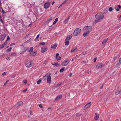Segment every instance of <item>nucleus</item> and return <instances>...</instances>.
Instances as JSON below:
<instances>
[{
	"instance_id": "obj_64",
	"label": "nucleus",
	"mask_w": 121,
	"mask_h": 121,
	"mask_svg": "<svg viewBox=\"0 0 121 121\" xmlns=\"http://www.w3.org/2000/svg\"><path fill=\"white\" fill-rule=\"evenodd\" d=\"M86 54V52H82V54L83 55H85Z\"/></svg>"
},
{
	"instance_id": "obj_46",
	"label": "nucleus",
	"mask_w": 121,
	"mask_h": 121,
	"mask_svg": "<svg viewBox=\"0 0 121 121\" xmlns=\"http://www.w3.org/2000/svg\"><path fill=\"white\" fill-rule=\"evenodd\" d=\"M47 61L46 60H45L44 61L43 63V65H45L47 63Z\"/></svg>"
},
{
	"instance_id": "obj_35",
	"label": "nucleus",
	"mask_w": 121,
	"mask_h": 121,
	"mask_svg": "<svg viewBox=\"0 0 121 121\" xmlns=\"http://www.w3.org/2000/svg\"><path fill=\"white\" fill-rule=\"evenodd\" d=\"M113 9V8L112 7H110L108 9V11L109 12H111L112 11Z\"/></svg>"
},
{
	"instance_id": "obj_36",
	"label": "nucleus",
	"mask_w": 121,
	"mask_h": 121,
	"mask_svg": "<svg viewBox=\"0 0 121 121\" xmlns=\"http://www.w3.org/2000/svg\"><path fill=\"white\" fill-rule=\"evenodd\" d=\"M56 58L57 60H60L61 59V57L60 56H58L57 57H56Z\"/></svg>"
},
{
	"instance_id": "obj_62",
	"label": "nucleus",
	"mask_w": 121,
	"mask_h": 121,
	"mask_svg": "<svg viewBox=\"0 0 121 121\" xmlns=\"http://www.w3.org/2000/svg\"><path fill=\"white\" fill-rule=\"evenodd\" d=\"M39 35H38L37 36V37H36V38H37V39H38V38H39Z\"/></svg>"
},
{
	"instance_id": "obj_7",
	"label": "nucleus",
	"mask_w": 121,
	"mask_h": 121,
	"mask_svg": "<svg viewBox=\"0 0 121 121\" xmlns=\"http://www.w3.org/2000/svg\"><path fill=\"white\" fill-rule=\"evenodd\" d=\"M50 3L49 2H47L44 4V7L46 9L48 8L50 6Z\"/></svg>"
},
{
	"instance_id": "obj_23",
	"label": "nucleus",
	"mask_w": 121,
	"mask_h": 121,
	"mask_svg": "<svg viewBox=\"0 0 121 121\" xmlns=\"http://www.w3.org/2000/svg\"><path fill=\"white\" fill-rule=\"evenodd\" d=\"M28 49V48H25L23 47L22 48V51L23 52H25Z\"/></svg>"
},
{
	"instance_id": "obj_52",
	"label": "nucleus",
	"mask_w": 121,
	"mask_h": 121,
	"mask_svg": "<svg viewBox=\"0 0 121 121\" xmlns=\"http://www.w3.org/2000/svg\"><path fill=\"white\" fill-rule=\"evenodd\" d=\"M15 45V43H11L10 45V46H12L14 45Z\"/></svg>"
},
{
	"instance_id": "obj_1",
	"label": "nucleus",
	"mask_w": 121,
	"mask_h": 121,
	"mask_svg": "<svg viewBox=\"0 0 121 121\" xmlns=\"http://www.w3.org/2000/svg\"><path fill=\"white\" fill-rule=\"evenodd\" d=\"M95 17L98 22H99L103 19L104 16L102 13H99L95 15Z\"/></svg>"
},
{
	"instance_id": "obj_10",
	"label": "nucleus",
	"mask_w": 121,
	"mask_h": 121,
	"mask_svg": "<svg viewBox=\"0 0 121 121\" xmlns=\"http://www.w3.org/2000/svg\"><path fill=\"white\" fill-rule=\"evenodd\" d=\"M72 37V34H71L69 36H67L66 38V39L65 40V41H69V40L71 39Z\"/></svg>"
},
{
	"instance_id": "obj_49",
	"label": "nucleus",
	"mask_w": 121,
	"mask_h": 121,
	"mask_svg": "<svg viewBox=\"0 0 121 121\" xmlns=\"http://www.w3.org/2000/svg\"><path fill=\"white\" fill-rule=\"evenodd\" d=\"M104 84H102V85L100 86V88L101 89H102L103 88V86H104Z\"/></svg>"
},
{
	"instance_id": "obj_19",
	"label": "nucleus",
	"mask_w": 121,
	"mask_h": 121,
	"mask_svg": "<svg viewBox=\"0 0 121 121\" xmlns=\"http://www.w3.org/2000/svg\"><path fill=\"white\" fill-rule=\"evenodd\" d=\"M77 50V48H73L71 50V52H75Z\"/></svg>"
},
{
	"instance_id": "obj_41",
	"label": "nucleus",
	"mask_w": 121,
	"mask_h": 121,
	"mask_svg": "<svg viewBox=\"0 0 121 121\" xmlns=\"http://www.w3.org/2000/svg\"><path fill=\"white\" fill-rule=\"evenodd\" d=\"M23 82L25 84H26L27 82V81L26 79H25L23 80Z\"/></svg>"
},
{
	"instance_id": "obj_22",
	"label": "nucleus",
	"mask_w": 121,
	"mask_h": 121,
	"mask_svg": "<svg viewBox=\"0 0 121 121\" xmlns=\"http://www.w3.org/2000/svg\"><path fill=\"white\" fill-rule=\"evenodd\" d=\"M90 32H87V31H86L84 33H83V36L84 37H85Z\"/></svg>"
},
{
	"instance_id": "obj_42",
	"label": "nucleus",
	"mask_w": 121,
	"mask_h": 121,
	"mask_svg": "<svg viewBox=\"0 0 121 121\" xmlns=\"http://www.w3.org/2000/svg\"><path fill=\"white\" fill-rule=\"evenodd\" d=\"M68 1V0H65V1L62 3V4H66Z\"/></svg>"
},
{
	"instance_id": "obj_47",
	"label": "nucleus",
	"mask_w": 121,
	"mask_h": 121,
	"mask_svg": "<svg viewBox=\"0 0 121 121\" xmlns=\"http://www.w3.org/2000/svg\"><path fill=\"white\" fill-rule=\"evenodd\" d=\"M27 90V88H26L23 91V92L24 93H25V92Z\"/></svg>"
},
{
	"instance_id": "obj_15",
	"label": "nucleus",
	"mask_w": 121,
	"mask_h": 121,
	"mask_svg": "<svg viewBox=\"0 0 121 121\" xmlns=\"http://www.w3.org/2000/svg\"><path fill=\"white\" fill-rule=\"evenodd\" d=\"M52 19V18L51 17L47 19L46 21L45 22V24L46 25L48 24L49 23V22L51 21Z\"/></svg>"
},
{
	"instance_id": "obj_34",
	"label": "nucleus",
	"mask_w": 121,
	"mask_h": 121,
	"mask_svg": "<svg viewBox=\"0 0 121 121\" xmlns=\"http://www.w3.org/2000/svg\"><path fill=\"white\" fill-rule=\"evenodd\" d=\"M61 84V83H59L58 84H57L55 86L56 87H59V86H60Z\"/></svg>"
},
{
	"instance_id": "obj_61",
	"label": "nucleus",
	"mask_w": 121,
	"mask_h": 121,
	"mask_svg": "<svg viewBox=\"0 0 121 121\" xmlns=\"http://www.w3.org/2000/svg\"><path fill=\"white\" fill-rule=\"evenodd\" d=\"M56 22H55V21H54L53 22V24L54 25V24H55L56 23Z\"/></svg>"
},
{
	"instance_id": "obj_38",
	"label": "nucleus",
	"mask_w": 121,
	"mask_h": 121,
	"mask_svg": "<svg viewBox=\"0 0 121 121\" xmlns=\"http://www.w3.org/2000/svg\"><path fill=\"white\" fill-rule=\"evenodd\" d=\"M16 55H17V54L16 53H12L11 54V56H15Z\"/></svg>"
},
{
	"instance_id": "obj_43",
	"label": "nucleus",
	"mask_w": 121,
	"mask_h": 121,
	"mask_svg": "<svg viewBox=\"0 0 121 121\" xmlns=\"http://www.w3.org/2000/svg\"><path fill=\"white\" fill-rule=\"evenodd\" d=\"M117 57H114L113 58V59L114 60V61H115V60H116L117 61H117L118 60H117Z\"/></svg>"
},
{
	"instance_id": "obj_63",
	"label": "nucleus",
	"mask_w": 121,
	"mask_h": 121,
	"mask_svg": "<svg viewBox=\"0 0 121 121\" xmlns=\"http://www.w3.org/2000/svg\"><path fill=\"white\" fill-rule=\"evenodd\" d=\"M119 61L120 63H121V57L119 59Z\"/></svg>"
},
{
	"instance_id": "obj_2",
	"label": "nucleus",
	"mask_w": 121,
	"mask_h": 121,
	"mask_svg": "<svg viewBox=\"0 0 121 121\" xmlns=\"http://www.w3.org/2000/svg\"><path fill=\"white\" fill-rule=\"evenodd\" d=\"M81 29L78 28L76 29L73 33V35L75 36H77L79 35L80 33Z\"/></svg>"
},
{
	"instance_id": "obj_9",
	"label": "nucleus",
	"mask_w": 121,
	"mask_h": 121,
	"mask_svg": "<svg viewBox=\"0 0 121 121\" xmlns=\"http://www.w3.org/2000/svg\"><path fill=\"white\" fill-rule=\"evenodd\" d=\"M103 66V64L101 63H98L96 66V67L98 69H101Z\"/></svg>"
},
{
	"instance_id": "obj_58",
	"label": "nucleus",
	"mask_w": 121,
	"mask_h": 121,
	"mask_svg": "<svg viewBox=\"0 0 121 121\" xmlns=\"http://www.w3.org/2000/svg\"><path fill=\"white\" fill-rule=\"evenodd\" d=\"M58 18H56L55 19V22H57L58 21Z\"/></svg>"
},
{
	"instance_id": "obj_56",
	"label": "nucleus",
	"mask_w": 121,
	"mask_h": 121,
	"mask_svg": "<svg viewBox=\"0 0 121 121\" xmlns=\"http://www.w3.org/2000/svg\"><path fill=\"white\" fill-rule=\"evenodd\" d=\"M0 21L1 22H2L3 24L4 23L2 20V19H0Z\"/></svg>"
},
{
	"instance_id": "obj_51",
	"label": "nucleus",
	"mask_w": 121,
	"mask_h": 121,
	"mask_svg": "<svg viewBox=\"0 0 121 121\" xmlns=\"http://www.w3.org/2000/svg\"><path fill=\"white\" fill-rule=\"evenodd\" d=\"M16 77V75H14L12 77V78H13Z\"/></svg>"
},
{
	"instance_id": "obj_8",
	"label": "nucleus",
	"mask_w": 121,
	"mask_h": 121,
	"mask_svg": "<svg viewBox=\"0 0 121 121\" xmlns=\"http://www.w3.org/2000/svg\"><path fill=\"white\" fill-rule=\"evenodd\" d=\"M48 49L47 47H43L41 48V51L42 53H44L48 50Z\"/></svg>"
},
{
	"instance_id": "obj_14",
	"label": "nucleus",
	"mask_w": 121,
	"mask_h": 121,
	"mask_svg": "<svg viewBox=\"0 0 121 121\" xmlns=\"http://www.w3.org/2000/svg\"><path fill=\"white\" fill-rule=\"evenodd\" d=\"M70 16H69L63 22V24H65L66 22H68L69 19L70 18Z\"/></svg>"
},
{
	"instance_id": "obj_29",
	"label": "nucleus",
	"mask_w": 121,
	"mask_h": 121,
	"mask_svg": "<svg viewBox=\"0 0 121 121\" xmlns=\"http://www.w3.org/2000/svg\"><path fill=\"white\" fill-rule=\"evenodd\" d=\"M42 78H40L38 80L37 82V84H39L41 83V81H42Z\"/></svg>"
},
{
	"instance_id": "obj_40",
	"label": "nucleus",
	"mask_w": 121,
	"mask_h": 121,
	"mask_svg": "<svg viewBox=\"0 0 121 121\" xmlns=\"http://www.w3.org/2000/svg\"><path fill=\"white\" fill-rule=\"evenodd\" d=\"M7 73V72H4L2 74V76L4 77V76L5 75H6V74Z\"/></svg>"
},
{
	"instance_id": "obj_26",
	"label": "nucleus",
	"mask_w": 121,
	"mask_h": 121,
	"mask_svg": "<svg viewBox=\"0 0 121 121\" xmlns=\"http://www.w3.org/2000/svg\"><path fill=\"white\" fill-rule=\"evenodd\" d=\"M33 47H30V49H29V50L28 51V52H32L33 51Z\"/></svg>"
},
{
	"instance_id": "obj_59",
	"label": "nucleus",
	"mask_w": 121,
	"mask_h": 121,
	"mask_svg": "<svg viewBox=\"0 0 121 121\" xmlns=\"http://www.w3.org/2000/svg\"><path fill=\"white\" fill-rule=\"evenodd\" d=\"M32 39L31 38H30V39L28 40L29 41V42H30V41H31V40H32Z\"/></svg>"
},
{
	"instance_id": "obj_45",
	"label": "nucleus",
	"mask_w": 121,
	"mask_h": 121,
	"mask_svg": "<svg viewBox=\"0 0 121 121\" xmlns=\"http://www.w3.org/2000/svg\"><path fill=\"white\" fill-rule=\"evenodd\" d=\"M1 8L2 9V12L3 14H4L5 13V12L3 10V9L2 7H1Z\"/></svg>"
},
{
	"instance_id": "obj_21",
	"label": "nucleus",
	"mask_w": 121,
	"mask_h": 121,
	"mask_svg": "<svg viewBox=\"0 0 121 121\" xmlns=\"http://www.w3.org/2000/svg\"><path fill=\"white\" fill-rule=\"evenodd\" d=\"M47 82L48 83L50 84V83L51 82H52V80L51 79V77H50L49 78H48V79H47Z\"/></svg>"
},
{
	"instance_id": "obj_25",
	"label": "nucleus",
	"mask_w": 121,
	"mask_h": 121,
	"mask_svg": "<svg viewBox=\"0 0 121 121\" xmlns=\"http://www.w3.org/2000/svg\"><path fill=\"white\" fill-rule=\"evenodd\" d=\"M22 101H20L16 105H17V106H19L22 105Z\"/></svg>"
},
{
	"instance_id": "obj_16",
	"label": "nucleus",
	"mask_w": 121,
	"mask_h": 121,
	"mask_svg": "<svg viewBox=\"0 0 121 121\" xmlns=\"http://www.w3.org/2000/svg\"><path fill=\"white\" fill-rule=\"evenodd\" d=\"M62 95H58L57 97L56 98L55 100V101H57L59 99L62 97Z\"/></svg>"
},
{
	"instance_id": "obj_17",
	"label": "nucleus",
	"mask_w": 121,
	"mask_h": 121,
	"mask_svg": "<svg viewBox=\"0 0 121 121\" xmlns=\"http://www.w3.org/2000/svg\"><path fill=\"white\" fill-rule=\"evenodd\" d=\"M57 46V45L56 44H53L52 45L51 47V48L52 49H55Z\"/></svg>"
},
{
	"instance_id": "obj_18",
	"label": "nucleus",
	"mask_w": 121,
	"mask_h": 121,
	"mask_svg": "<svg viewBox=\"0 0 121 121\" xmlns=\"http://www.w3.org/2000/svg\"><path fill=\"white\" fill-rule=\"evenodd\" d=\"M107 40H108L107 39H104V40L103 41L102 43V45H103V46L104 45H105V44L107 42Z\"/></svg>"
},
{
	"instance_id": "obj_48",
	"label": "nucleus",
	"mask_w": 121,
	"mask_h": 121,
	"mask_svg": "<svg viewBox=\"0 0 121 121\" xmlns=\"http://www.w3.org/2000/svg\"><path fill=\"white\" fill-rule=\"evenodd\" d=\"M39 107L41 108H43V106H42V105L41 104H39Z\"/></svg>"
},
{
	"instance_id": "obj_57",
	"label": "nucleus",
	"mask_w": 121,
	"mask_h": 121,
	"mask_svg": "<svg viewBox=\"0 0 121 121\" xmlns=\"http://www.w3.org/2000/svg\"><path fill=\"white\" fill-rule=\"evenodd\" d=\"M29 42V41L28 40L27 41H26L25 42H24V43H28Z\"/></svg>"
},
{
	"instance_id": "obj_53",
	"label": "nucleus",
	"mask_w": 121,
	"mask_h": 121,
	"mask_svg": "<svg viewBox=\"0 0 121 121\" xmlns=\"http://www.w3.org/2000/svg\"><path fill=\"white\" fill-rule=\"evenodd\" d=\"M97 58L96 57L94 59V62H95Z\"/></svg>"
},
{
	"instance_id": "obj_30",
	"label": "nucleus",
	"mask_w": 121,
	"mask_h": 121,
	"mask_svg": "<svg viewBox=\"0 0 121 121\" xmlns=\"http://www.w3.org/2000/svg\"><path fill=\"white\" fill-rule=\"evenodd\" d=\"M64 69V67H62L60 69V72H63Z\"/></svg>"
},
{
	"instance_id": "obj_5",
	"label": "nucleus",
	"mask_w": 121,
	"mask_h": 121,
	"mask_svg": "<svg viewBox=\"0 0 121 121\" xmlns=\"http://www.w3.org/2000/svg\"><path fill=\"white\" fill-rule=\"evenodd\" d=\"M69 62V60L66 59L62 62L61 65L62 66H65L67 65Z\"/></svg>"
},
{
	"instance_id": "obj_44",
	"label": "nucleus",
	"mask_w": 121,
	"mask_h": 121,
	"mask_svg": "<svg viewBox=\"0 0 121 121\" xmlns=\"http://www.w3.org/2000/svg\"><path fill=\"white\" fill-rule=\"evenodd\" d=\"M121 63H117L116 65V67H118L119 66L120 64H121Z\"/></svg>"
},
{
	"instance_id": "obj_11",
	"label": "nucleus",
	"mask_w": 121,
	"mask_h": 121,
	"mask_svg": "<svg viewBox=\"0 0 121 121\" xmlns=\"http://www.w3.org/2000/svg\"><path fill=\"white\" fill-rule=\"evenodd\" d=\"M91 105V102H90L89 103H87L86 104L84 107V109H86L90 107Z\"/></svg>"
},
{
	"instance_id": "obj_4",
	"label": "nucleus",
	"mask_w": 121,
	"mask_h": 121,
	"mask_svg": "<svg viewBox=\"0 0 121 121\" xmlns=\"http://www.w3.org/2000/svg\"><path fill=\"white\" fill-rule=\"evenodd\" d=\"M92 27L91 26H86L83 29L84 31H86L87 32H90L92 30Z\"/></svg>"
},
{
	"instance_id": "obj_13",
	"label": "nucleus",
	"mask_w": 121,
	"mask_h": 121,
	"mask_svg": "<svg viewBox=\"0 0 121 121\" xmlns=\"http://www.w3.org/2000/svg\"><path fill=\"white\" fill-rule=\"evenodd\" d=\"M37 53V51H35L34 52H33V51L31 52L30 55L31 56L35 55Z\"/></svg>"
},
{
	"instance_id": "obj_24",
	"label": "nucleus",
	"mask_w": 121,
	"mask_h": 121,
	"mask_svg": "<svg viewBox=\"0 0 121 121\" xmlns=\"http://www.w3.org/2000/svg\"><path fill=\"white\" fill-rule=\"evenodd\" d=\"M121 92V90H117L115 92V94L116 95L119 94Z\"/></svg>"
},
{
	"instance_id": "obj_12",
	"label": "nucleus",
	"mask_w": 121,
	"mask_h": 121,
	"mask_svg": "<svg viewBox=\"0 0 121 121\" xmlns=\"http://www.w3.org/2000/svg\"><path fill=\"white\" fill-rule=\"evenodd\" d=\"M99 117V115L98 113H96L95 114V116L94 117L95 120L96 121L98 120Z\"/></svg>"
},
{
	"instance_id": "obj_6",
	"label": "nucleus",
	"mask_w": 121,
	"mask_h": 121,
	"mask_svg": "<svg viewBox=\"0 0 121 121\" xmlns=\"http://www.w3.org/2000/svg\"><path fill=\"white\" fill-rule=\"evenodd\" d=\"M50 75V73L48 72L47 73L45 76H43V78L44 79V80H46L47 79L51 77Z\"/></svg>"
},
{
	"instance_id": "obj_50",
	"label": "nucleus",
	"mask_w": 121,
	"mask_h": 121,
	"mask_svg": "<svg viewBox=\"0 0 121 121\" xmlns=\"http://www.w3.org/2000/svg\"><path fill=\"white\" fill-rule=\"evenodd\" d=\"M6 58L7 60H10V58L8 57H6Z\"/></svg>"
},
{
	"instance_id": "obj_27",
	"label": "nucleus",
	"mask_w": 121,
	"mask_h": 121,
	"mask_svg": "<svg viewBox=\"0 0 121 121\" xmlns=\"http://www.w3.org/2000/svg\"><path fill=\"white\" fill-rule=\"evenodd\" d=\"M65 45L68 46V45L69 43V42L68 41H65Z\"/></svg>"
},
{
	"instance_id": "obj_31",
	"label": "nucleus",
	"mask_w": 121,
	"mask_h": 121,
	"mask_svg": "<svg viewBox=\"0 0 121 121\" xmlns=\"http://www.w3.org/2000/svg\"><path fill=\"white\" fill-rule=\"evenodd\" d=\"M39 44L41 45H44L45 44V43L43 42H41L39 43Z\"/></svg>"
},
{
	"instance_id": "obj_37",
	"label": "nucleus",
	"mask_w": 121,
	"mask_h": 121,
	"mask_svg": "<svg viewBox=\"0 0 121 121\" xmlns=\"http://www.w3.org/2000/svg\"><path fill=\"white\" fill-rule=\"evenodd\" d=\"M98 22V20H95L93 22V25H95V23L97 22Z\"/></svg>"
},
{
	"instance_id": "obj_60",
	"label": "nucleus",
	"mask_w": 121,
	"mask_h": 121,
	"mask_svg": "<svg viewBox=\"0 0 121 121\" xmlns=\"http://www.w3.org/2000/svg\"><path fill=\"white\" fill-rule=\"evenodd\" d=\"M32 39L31 38H30V39L28 40L29 41V42H30V41H31V40H32Z\"/></svg>"
},
{
	"instance_id": "obj_32",
	"label": "nucleus",
	"mask_w": 121,
	"mask_h": 121,
	"mask_svg": "<svg viewBox=\"0 0 121 121\" xmlns=\"http://www.w3.org/2000/svg\"><path fill=\"white\" fill-rule=\"evenodd\" d=\"M7 44V43L6 42L5 43H4L2 45H1V47L3 48L4 47L5 45H6Z\"/></svg>"
},
{
	"instance_id": "obj_39",
	"label": "nucleus",
	"mask_w": 121,
	"mask_h": 121,
	"mask_svg": "<svg viewBox=\"0 0 121 121\" xmlns=\"http://www.w3.org/2000/svg\"><path fill=\"white\" fill-rule=\"evenodd\" d=\"M12 49V48L11 47H10V48H9L7 50V51L8 52H10L11 51Z\"/></svg>"
},
{
	"instance_id": "obj_55",
	"label": "nucleus",
	"mask_w": 121,
	"mask_h": 121,
	"mask_svg": "<svg viewBox=\"0 0 121 121\" xmlns=\"http://www.w3.org/2000/svg\"><path fill=\"white\" fill-rule=\"evenodd\" d=\"M9 39H10V38L9 36H8L7 38V40L6 41V42H7V40H9Z\"/></svg>"
},
{
	"instance_id": "obj_20",
	"label": "nucleus",
	"mask_w": 121,
	"mask_h": 121,
	"mask_svg": "<svg viewBox=\"0 0 121 121\" xmlns=\"http://www.w3.org/2000/svg\"><path fill=\"white\" fill-rule=\"evenodd\" d=\"M108 9L107 8H105L103 10V13L104 14L108 12Z\"/></svg>"
},
{
	"instance_id": "obj_33",
	"label": "nucleus",
	"mask_w": 121,
	"mask_h": 121,
	"mask_svg": "<svg viewBox=\"0 0 121 121\" xmlns=\"http://www.w3.org/2000/svg\"><path fill=\"white\" fill-rule=\"evenodd\" d=\"M81 114L82 113H77L76 114V116L78 117L80 116Z\"/></svg>"
},
{
	"instance_id": "obj_28",
	"label": "nucleus",
	"mask_w": 121,
	"mask_h": 121,
	"mask_svg": "<svg viewBox=\"0 0 121 121\" xmlns=\"http://www.w3.org/2000/svg\"><path fill=\"white\" fill-rule=\"evenodd\" d=\"M52 64L53 65L55 66H56L58 65L59 66V65L57 62L55 63H52Z\"/></svg>"
},
{
	"instance_id": "obj_54",
	"label": "nucleus",
	"mask_w": 121,
	"mask_h": 121,
	"mask_svg": "<svg viewBox=\"0 0 121 121\" xmlns=\"http://www.w3.org/2000/svg\"><path fill=\"white\" fill-rule=\"evenodd\" d=\"M59 54L58 53H57L56 55V57H58L59 56Z\"/></svg>"
},
{
	"instance_id": "obj_3",
	"label": "nucleus",
	"mask_w": 121,
	"mask_h": 121,
	"mask_svg": "<svg viewBox=\"0 0 121 121\" xmlns=\"http://www.w3.org/2000/svg\"><path fill=\"white\" fill-rule=\"evenodd\" d=\"M32 65V60L30 59L28 60L26 64V67L30 68Z\"/></svg>"
}]
</instances>
